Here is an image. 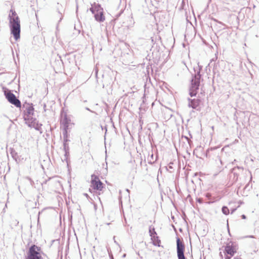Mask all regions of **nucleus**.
Listing matches in <instances>:
<instances>
[{"label": "nucleus", "mask_w": 259, "mask_h": 259, "mask_svg": "<svg viewBox=\"0 0 259 259\" xmlns=\"http://www.w3.org/2000/svg\"><path fill=\"white\" fill-rule=\"evenodd\" d=\"M12 16L9 15V26L11 34L13 36L14 39L17 40L20 37V21L16 12L11 10Z\"/></svg>", "instance_id": "1"}, {"label": "nucleus", "mask_w": 259, "mask_h": 259, "mask_svg": "<svg viewBox=\"0 0 259 259\" xmlns=\"http://www.w3.org/2000/svg\"><path fill=\"white\" fill-rule=\"evenodd\" d=\"M199 70L195 72V74L192 76L191 80V84L189 87V95L191 97H195L197 94L200 85V81L203 80L200 74L201 67L198 66ZM195 71H196L195 70Z\"/></svg>", "instance_id": "2"}, {"label": "nucleus", "mask_w": 259, "mask_h": 259, "mask_svg": "<svg viewBox=\"0 0 259 259\" xmlns=\"http://www.w3.org/2000/svg\"><path fill=\"white\" fill-rule=\"evenodd\" d=\"M42 253L40 247L32 244L28 248L25 259H42Z\"/></svg>", "instance_id": "3"}, {"label": "nucleus", "mask_w": 259, "mask_h": 259, "mask_svg": "<svg viewBox=\"0 0 259 259\" xmlns=\"http://www.w3.org/2000/svg\"><path fill=\"white\" fill-rule=\"evenodd\" d=\"M89 10L94 15L95 19L97 21L102 22L105 20L103 9L100 4L94 3Z\"/></svg>", "instance_id": "4"}, {"label": "nucleus", "mask_w": 259, "mask_h": 259, "mask_svg": "<svg viewBox=\"0 0 259 259\" xmlns=\"http://www.w3.org/2000/svg\"><path fill=\"white\" fill-rule=\"evenodd\" d=\"M4 95L8 101L17 108H21V101L17 98L16 96L11 92V90L6 88H3Z\"/></svg>", "instance_id": "5"}, {"label": "nucleus", "mask_w": 259, "mask_h": 259, "mask_svg": "<svg viewBox=\"0 0 259 259\" xmlns=\"http://www.w3.org/2000/svg\"><path fill=\"white\" fill-rule=\"evenodd\" d=\"M34 108L32 104H28L26 107V110L24 112V119L25 121H28L31 123L35 124L36 119L33 117L34 114Z\"/></svg>", "instance_id": "6"}, {"label": "nucleus", "mask_w": 259, "mask_h": 259, "mask_svg": "<svg viewBox=\"0 0 259 259\" xmlns=\"http://www.w3.org/2000/svg\"><path fill=\"white\" fill-rule=\"evenodd\" d=\"M188 106L196 111H200L201 110V105L202 103V100L201 99L200 95H198L197 98L191 99L188 98Z\"/></svg>", "instance_id": "7"}, {"label": "nucleus", "mask_w": 259, "mask_h": 259, "mask_svg": "<svg viewBox=\"0 0 259 259\" xmlns=\"http://www.w3.org/2000/svg\"><path fill=\"white\" fill-rule=\"evenodd\" d=\"M91 187L94 190L100 191H102L105 186L99 177L95 174L91 175Z\"/></svg>", "instance_id": "8"}, {"label": "nucleus", "mask_w": 259, "mask_h": 259, "mask_svg": "<svg viewBox=\"0 0 259 259\" xmlns=\"http://www.w3.org/2000/svg\"><path fill=\"white\" fill-rule=\"evenodd\" d=\"M176 243L178 258L186 259L184 255L185 247L183 241H181L180 239L178 237H177L176 238Z\"/></svg>", "instance_id": "9"}, {"label": "nucleus", "mask_w": 259, "mask_h": 259, "mask_svg": "<svg viewBox=\"0 0 259 259\" xmlns=\"http://www.w3.org/2000/svg\"><path fill=\"white\" fill-rule=\"evenodd\" d=\"M236 246L235 243L230 241L227 243L225 247V255L227 254L230 255L231 256H233L236 252Z\"/></svg>", "instance_id": "10"}, {"label": "nucleus", "mask_w": 259, "mask_h": 259, "mask_svg": "<svg viewBox=\"0 0 259 259\" xmlns=\"http://www.w3.org/2000/svg\"><path fill=\"white\" fill-rule=\"evenodd\" d=\"M243 170V167L242 166H237L231 169V172L233 175L232 179L233 183H235L238 180L239 172Z\"/></svg>", "instance_id": "11"}, {"label": "nucleus", "mask_w": 259, "mask_h": 259, "mask_svg": "<svg viewBox=\"0 0 259 259\" xmlns=\"http://www.w3.org/2000/svg\"><path fill=\"white\" fill-rule=\"evenodd\" d=\"M71 119L68 117L66 113L62 112L61 113V123L63 125V127L69 128Z\"/></svg>", "instance_id": "12"}, {"label": "nucleus", "mask_w": 259, "mask_h": 259, "mask_svg": "<svg viewBox=\"0 0 259 259\" xmlns=\"http://www.w3.org/2000/svg\"><path fill=\"white\" fill-rule=\"evenodd\" d=\"M56 10H57L59 15L60 16V20L59 21V22H60L63 19V16L62 14L64 12V9L62 5H60L59 3H57V5L56 6Z\"/></svg>", "instance_id": "13"}, {"label": "nucleus", "mask_w": 259, "mask_h": 259, "mask_svg": "<svg viewBox=\"0 0 259 259\" xmlns=\"http://www.w3.org/2000/svg\"><path fill=\"white\" fill-rule=\"evenodd\" d=\"M149 233L151 238H156L157 240H158V236L157 235V233L155 231V228L152 225L149 226Z\"/></svg>", "instance_id": "14"}, {"label": "nucleus", "mask_w": 259, "mask_h": 259, "mask_svg": "<svg viewBox=\"0 0 259 259\" xmlns=\"http://www.w3.org/2000/svg\"><path fill=\"white\" fill-rule=\"evenodd\" d=\"M10 153L13 158L15 159L16 161H17L18 158V155L17 153L15 151V150H14V149H11Z\"/></svg>", "instance_id": "15"}, {"label": "nucleus", "mask_w": 259, "mask_h": 259, "mask_svg": "<svg viewBox=\"0 0 259 259\" xmlns=\"http://www.w3.org/2000/svg\"><path fill=\"white\" fill-rule=\"evenodd\" d=\"M153 242V244L155 246H159L160 243V240L158 238V240L156 238H151Z\"/></svg>", "instance_id": "16"}, {"label": "nucleus", "mask_w": 259, "mask_h": 259, "mask_svg": "<svg viewBox=\"0 0 259 259\" xmlns=\"http://www.w3.org/2000/svg\"><path fill=\"white\" fill-rule=\"evenodd\" d=\"M147 160L148 163L150 164H152L156 161H154V155L153 153H152L151 155L148 157ZM155 160H156V159Z\"/></svg>", "instance_id": "17"}, {"label": "nucleus", "mask_w": 259, "mask_h": 259, "mask_svg": "<svg viewBox=\"0 0 259 259\" xmlns=\"http://www.w3.org/2000/svg\"><path fill=\"white\" fill-rule=\"evenodd\" d=\"M222 211L225 215H228L229 213V209L226 206H223L222 208Z\"/></svg>", "instance_id": "18"}, {"label": "nucleus", "mask_w": 259, "mask_h": 259, "mask_svg": "<svg viewBox=\"0 0 259 259\" xmlns=\"http://www.w3.org/2000/svg\"><path fill=\"white\" fill-rule=\"evenodd\" d=\"M68 128L63 127L62 134H63V138H68Z\"/></svg>", "instance_id": "19"}, {"label": "nucleus", "mask_w": 259, "mask_h": 259, "mask_svg": "<svg viewBox=\"0 0 259 259\" xmlns=\"http://www.w3.org/2000/svg\"><path fill=\"white\" fill-rule=\"evenodd\" d=\"M69 156V151H64V160L66 161L67 165H68V158Z\"/></svg>", "instance_id": "20"}, {"label": "nucleus", "mask_w": 259, "mask_h": 259, "mask_svg": "<svg viewBox=\"0 0 259 259\" xmlns=\"http://www.w3.org/2000/svg\"><path fill=\"white\" fill-rule=\"evenodd\" d=\"M63 150L65 151H69V147L67 143H63Z\"/></svg>", "instance_id": "21"}, {"label": "nucleus", "mask_w": 259, "mask_h": 259, "mask_svg": "<svg viewBox=\"0 0 259 259\" xmlns=\"http://www.w3.org/2000/svg\"><path fill=\"white\" fill-rule=\"evenodd\" d=\"M41 126V124H39L37 123L36 126L35 127H34V128L35 130L39 131L40 128Z\"/></svg>", "instance_id": "22"}, {"label": "nucleus", "mask_w": 259, "mask_h": 259, "mask_svg": "<svg viewBox=\"0 0 259 259\" xmlns=\"http://www.w3.org/2000/svg\"><path fill=\"white\" fill-rule=\"evenodd\" d=\"M69 141L68 138H63V143H67V142Z\"/></svg>", "instance_id": "23"}, {"label": "nucleus", "mask_w": 259, "mask_h": 259, "mask_svg": "<svg viewBox=\"0 0 259 259\" xmlns=\"http://www.w3.org/2000/svg\"><path fill=\"white\" fill-rule=\"evenodd\" d=\"M232 256H231L230 255H225V259H231V258L232 257Z\"/></svg>", "instance_id": "24"}, {"label": "nucleus", "mask_w": 259, "mask_h": 259, "mask_svg": "<svg viewBox=\"0 0 259 259\" xmlns=\"http://www.w3.org/2000/svg\"><path fill=\"white\" fill-rule=\"evenodd\" d=\"M241 218L242 219H246V215L245 214L241 215Z\"/></svg>", "instance_id": "25"}, {"label": "nucleus", "mask_w": 259, "mask_h": 259, "mask_svg": "<svg viewBox=\"0 0 259 259\" xmlns=\"http://www.w3.org/2000/svg\"><path fill=\"white\" fill-rule=\"evenodd\" d=\"M236 209H237V208H236L232 209L231 210V213H233L234 212H235V210H236Z\"/></svg>", "instance_id": "26"}, {"label": "nucleus", "mask_w": 259, "mask_h": 259, "mask_svg": "<svg viewBox=\"0 0 259 259\" xmlns=\"http://www.w3.org/2000/svg\"><path fill=\"white\" fill-rule=\"evenodd\" d=\"M85 109H86L87 110H88V111H89L91 112H93V111H92L91 110H90V109L89 108H88V107H86V108H85Z\"/></svg>", "instance_id": "27"}, {"label": "nucleus", "mask_w": 259, "mask_h": 259, "mask_svg": "<svg viewBox=\"0 0 259 259\" xmlns=\"http://www.w3.org/2000/svg\"><path fill=\"white\" fill-rule=\"evenodd\" d=\"M46 104H44V109L45 111H46Z\"/></svg>", "instance_id": "28"}, {"label": "nucleus", "mask_w": 259, "mask_h": 259, "mask_svg": "<svg viewBox=\"0 0 259 259\" xmlns=\"http://www.w3.org/2000/svg\"><path fill=\"white\" fill-rule=\"evenodd\" d=\"M227 228H228V232H229V225H228V223L227 224ZM229 235H230V232H229Z\"/></svg>", "instance_id": "29"}, {"label": "nucleus", "mask_w": 259, "mask_h": 259, "mask_svg": "<svg viewBox=\"0 0 259 259\" xmlns=\"http://www.w3.org/2000/svg\"><path fill=\"white\" fill-rule=\"evenodd\" d=\"M201 93H200V94L202 95L203 94V93H204V91H202V89H201Z\"/></svg>", "instance_id": "30"}, {"label": "nucleus", "mask_w": 259, "mask_h": 259, "mask_svg": "<svg viewBox=\"0 0 259 259\" xmlns=\"http://www.w3.org/2000/svg\"><path fill=\"white\" fill-rule=\"evenodd\" d=\"M233 259H241V258H240V257H234Z\"/></svg>", "instance_id": "31"}, {"label": "nucleus", "mask_w": 259, "mask_h": 259, "mask_svg": "<svg viewBox=\"0 0 259 259\" xmlns=\"http://www.w3.org/2000/svg\"><path fill=\"white\" fill-rule=\"evenodd\" d=\"M248 237L249 238H254V236L252 235L249 236Z\"/></svg>", "instance_id": "32"}, {"label": "nucleus", "mask_w": 259, "mask_h": 259, "mask_svg": "<svg viewBox=\"0 0 259 259\" xmlns=\"http://www.w3.org/2000/svg\"><path fill=\"white\" fill-rule=\"evenodd\" d=\"M217 149V148H211V150H212V149Z\"/></svg>", "instance_id": "33"}, {"label": "nucleus", "mask_w": 259, "mask_h": 259, "mask_svg": "<svg viewBox=\"0 0 259 259\" xmlns=\"http://www.w3.org/2000/svg\"><path fill=\"white\" fill-rule=\"evenodd\" d=\"M236 161V159H234V161L232 162V164H234V162Z\"/></svg>", "instance_id": "34"}, {"label": "nucleus", "mask_w": 259, "mask_h": 259, "mask_svg": "<svg viewBox=\"0 0 259 259\" xmlns=\"http://www.w3.org/2000/svg\"><path fill=\"white\" fill-rule=\"evenodd\" d=\"M125 255H126V254H124L123 255V257H125Z\"/></svg>", "instance_id": "35"}, {"label": "nucleus", "mask_w": 259, "mask_h": 259, "mask_svg": "<svg viewBox=\"0 0 259 259\" xmlns=\"http://www.w3.org/2000/svg\"><path fill=\"white\" fill-rule=\"evenodd\" d=\"M84 195H85V196H88V194H87V193H85V194H84Z\"/></svg>", "instance_id": "36"}]
</instances>
